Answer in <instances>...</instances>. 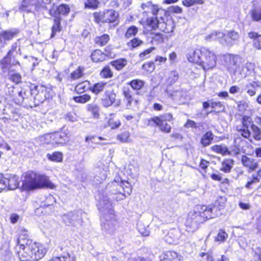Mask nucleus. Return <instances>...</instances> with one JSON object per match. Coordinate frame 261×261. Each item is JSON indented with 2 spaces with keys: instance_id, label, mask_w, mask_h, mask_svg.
I'll return each mask as SVG.
<instances>
[{
  "instance_id": "c03bdc74",
  "label": "nucleus",
  "mask_w": 261,
  "mask_h": 261,
  "mask_svg": "<svg viewBox=\"0 0 261 261\" xmlns=\"http://www.w3.org/2000/svg\"><path fill=\"white\" fill-rule=\"evenodd\" d=\"M73 99L76 102L85 103L91 99V96L88 94H84L79 96H74Z\"/></svg>"
},
{
  "instance_id": "9b49d317",
  "label": "nucleus",
  "mask_w": 261,
  "mask_h": 261,
  "mask_svg": "<svg viewBox=\"0 0 261 261\" xmlns=\"http://www.w3.org/2000/svg\"><path fill=\"white\" fill-rule=\"evenodd\" d=\"M64 223L68 226L76 227L78 225H81L83 220L81 216L73 213L64 215L62 217Z\"/></svg>"
},
{
  "instance_id": "774afa93",
  "label": "nucleus",
  "mask_w": 261,
  "mask_h": 261,
  "mask_svg": "<svg viewBox=\"0 0 261 261\" xmlns=\"http://www.w3.org/2000/svg\"><path fill=\"white\" fill-rule=\"evenodd\" d=\"M93 17L94 21L96 23H103V20H104V18H103V12H95L93 13Z\"/></svg>"
},
{
  "instance_id": "79ce46f5",
  "label": "nucleus",
  "mask_w": 261,
  "mask_h": 261,
  "mask_svg": "<svg viewBox=\"0 0 261 261\" xmlns=\"http://www.w3.org/2000/svg\"><path fill=\"white\" fill-rule=\"evenodd\" d=\"M126 61L124 59H120L111 62V64L117 70H120L126 65Z\"/></svg>"
},
{
  "instance_id": "0eeeda50",
  "label": "nucleus",
  "mask_w": 261,
  "mask_h": 261,
  "mask_svg": "<svg viewBox=\"0 0 261 261\" xmlns=\"http://www.w3.org/2000/svg\"><path fill=\"white\" fill-rule=\"evenodd\" d=\"M19 178L15 175L0 176V192L7 188L9 190H15L19 185Z\"/></svg>"
},
{
  "instance_id": "de8ad7c7",
  "label": "nucleus",
  "mask_w": 261,
  "mask_h": 261,
  "mask_svg": "<svg viewBox=\"0 0 261 261\" xmlns=\"http://www.w3.org/2000/svg\"><path fill=\"white\" fill-rule=\"evenodd\" d=\"M123 93L126 100L127 101V106H130L133 101V97L131 94V91L128 87H124Z\"/></svg>"
},
{
  "instance_id": "7ed1b4c3",
  "label": "nucleus",
  "mask_w": 261,
  "mask_h": 261,
  "mask_svg": "<svg viewBox=\"0 0 261 261\" xmlns=\"http://www.w3.org/2000/svg\"><path fill=\"white\" fill-rule=\"evenodd\" d=\"M25 246L19 248L18 257L21 261H37L44 256L46 250L40 243L29 241Z\"/></svg>"
},
{
  "instance_id": "c756f323",
  "label": "nucleus",
  "mask_w": 261,
  "mask_h": 261,
  "mask_svg": "<svg viewBox=\"0 0 261 261\" xmlns=\"http://www.w3.org/2000/svg\"><path fill=\"white\" fill-rule=\"evenodd\" d=\"M248 37L253 39L254 46L257 49H261V35H258L255 32H250L248 33Z\"/></svg>"
},
{
  "instance_id": "5fc2aeb1",
  "label": "nucleus",
  "mask_w": 261,
  "mask_h": 261,
  "mask_svg": "<svg viewBox=\"0 0 261 261\" xmlns=\"http://www.w3.org/2000/svg\"><path fill=\"white\" fill-rule=\"evenodd\" d=\"M84 68L79 67L78 68L72 72L70 74V77L72 80H75L81 77L83 75Z\"/></svg>"
},
{
  "instance_id": "a18cd8bd",
  "label": "nucleus",
  "mask_w": 261,
  "mask_h": 261,
  "mask_svg": "<svg viewBox=\"0 0 261 261\" xmlns=\"http://www.w3.org/2000/svg\"><path fill=\"white\" fill-rule=\"evenodd\" d=\"M129 84L133 89L139 90L144 86V82L142 80L137 79L132 81Z\"/></svg>"
},
{
  "instance_id": "0e129e2a",
  "label": "nucleus",
  "mask_w": 261,
  "mask_h": 261,
  "mask_svg": "<svg viewBox=\"0 0 261 261\" xmlns=\"http://www.w3.org/2000/svg\"><path fill=\"white\" fill-rule=\"evenodd\" d=\"M259 179L258 178L252 175V177H249L248 179V181L245 185V187L247 189H250L251 187V186L254 184L258 183L259 182Z\"/></svg>"
},
{
  "instance_id": "393cba45",
  "label": "nucleus",
  "mask_w": 261,
  "mask_h": 261,
  "mask_svg": "<svg viewBox=\"0 0 261 261\" xmlns=\"http://www.w3.org/2000/svg\"><path fill=\"white\" fill-rule=\"evenodd\" d=\"M242 162L244 166L248 168L251 171L254 170L258 166V164L255 160L245 155L242 156Z\"/></svg>"
},
{
  "instance_id": "1a4fd4ad",
  "label": "nucleus",
  "mask_w": 261,
  "mask_h": 261,
  "mask_svg": "<svg viewBox=\"0 0 261 261\" xmlns=\"http://www.w3.org/2000/svg\"><path fill=\"white\" fill-rule=\"evenodd\" d=\"M37 93L35 96V100L38 103H42L46 99L51 96L52 90L44 85H38L36 87Z\"/></svg>"
},
{
  "instance_id": "412c9836",
  "label": "nucleus",
  "mask_w": 261,
  "mask_h": 261,
  "mask_svg": "<svg viewBox=\"0 0 261 261\" xmlns=\"http://www.w3.org/2000/svg\"><path fill=\"white\" fill-rule=\"evenodd\" d=\"M116 94L113 91H107L105 92V97L102 100V104L105 107H108L114 103Z\"/></svg>"
},
{
  "instance_id": "3c124183",
  "label": "nucleus",
  "mask_w": 261,
  "mask_h": 261,
  "mask_svg": "<svg viewBox=\"0 0 261 261\" xmlns=\"http://www.w3.org/2000/svg\"><path fill=\"white\" fill-rule=\"evenodd\" d=\"M9 79L16 84L21 82V75L18 73L9 72Z\"/></svg>"
},
{
  "instance_id": "7c9ffc66",
  "label": "nucleus",
  "mask_w": 261,
  "mask_h": 261,
  "mask_svg": "<svg viewBox=\"0 0 261 261\" xmlns=\"http://www.w3.org/2000/svg\"><path fill=\"white\" fill-rule=\"evenodd\" d=\"M91 57L93 62H100L105 60L107 56L100 50L97 49L92 53Z\"/></svg>"
},
{
  "instance_id": "6e6d98bb",
  "label": "nucleus",
  "mask_w": 261,
  "mask_h": 261,
  "mask_svg": "<svg viewBox=\"0 0 261 261\" xmlns=\"http://www.w3.org/2000/svg\"><path fill=\"white\" fill-rule=\"evenodd\" d=\"M100 75L104 78H110L113 76V72L109 66H106L101 71Z\"/></svg>"
},
{
  "instance_id": "f704fd0d",
  "label": "nucleus",
  "mask_w": 261,
  "mask_h": 261,
  "mask_svg": "<svg viewBox=\"0 0 261 261\" xmlns=\"http://www.w3.org/2000/svg\"><path fill=\"white\" fill-rule=\"evenodd\" d=\"M213 139V134L211 132H206L201 139V143L204 146L209 145Z\"/></svg>"
},
{
  "instance_id": "49530a36",
  "label": "nucleus",
  "mask_w": 261,
  "mask_h": 261,
  "mask_svg": "<svg viewBox=\"0 0 261 261\" xmlns=\"http://www.w3.org/2000/svg\"><path fill=\"white\" fill-rule=\"evenodd\" d=\"M110 40V37L108 35L105 34L100 37L96 38L95 41L97 44L100 46L105 45Z\"/></svg>"
},
{
  "instance_id": "4468645a",
  "label": "nucleus",
  "mask_w": 261,
  "mask_h": 261,
  "mask_svg": "<svg viewBox=\"0 0 261 261\" xmlns=\"http://www.w3.org/2000/svg\"><path fill=\"white\" fill-rule=\"evenodd\" d=\"M202 55V48L200 49L190 48L187 54L188 60L192 63L199 65Z\"/></svg>"
},
{
  "instance_id": "2eb2a0df",
  "label": "nucleus",
  "mask_w": 261,
  "mask_h": 261,
  "mask_svg": "<svg viewBox=\"0 0 261 261\" xmlns=\"http://www.w3.org/2000/svg\"><path fill=\"white\" fill-rule=\"evenodd\" d=\"M200 222H201V219L192 218L191 213L186 223V230L189 232H194L197 229L198 224Z\"/></svg>"
},
{
  "instance_id": "9d476101",
  "label": "nucleus",
  "mask_w": 261,
  "mask_h": 261,
  "mask_svg": "<svg viewBox=\"0 0 261 261\" xmlns=\"http://www.w3.org/2000/svg\"><path fill=\"white\" fill-rule=\"evenodd\" d=\"M41 6L39 0H23L19 7V9L29 12L34 10H40L41 9Z\"/></svg>"
},
{
  "instance_id": "8fccbe9b",
  "label": "nucleus",
  "mask_w": 261,
  "mask_h": 261,
  "mask_svg": "<svg viewBox=\"0 0 261 261\" xmlns=\"http://www.w3.org/2000/svg\"><path fill=\"white\" fill-rule=\"evenodd\" d=\"M138 32V29L134 25L129 27L125 34V36L127 38H132L135 36Z\"/></svg>"
},
{
  "instance_id": "f257e3e1",
  "label": "nucleus",
  "mask_w": 261,
  "mask_h": 261,
  "mask_svg": "<svg viewBox=\"0 0 261 261\" xmlns=\"http://www.w3.org/2000/svg\"><path fill=\"white\" fill-rule=\"evenodd\" d=\"M98 205L101 212L108 211V213H105L101 219V229L105 235H112L116 231L117 224L112 204L107 196L103 195L99 198Z\"/></svg>"
},
{
  "instance_id": "6ab92c4d",
  "label": "nucleus",
  "mask_w": 261,
  "mask_h": 261,
  "mask_svg": "<svg viewBox=\"0 0 261 261\" xmlns=\"http://www.w3.org/2000/svg\"><path fill=\"white\" fill-rule=\"evenodd\" d=\"M225 37V34L221 32L214 31L206 35L205 39L207 41H217L220 44L223 45V43L225 42L223 38Z\"/></svg>"
},
{
  "instance_id": "5701e85b",
  "label": "nucleus",
  "mask_w": 261,
  "mask_h": 261,
  "mask_svg": "<svg viewBox=\"0 0 261 261\" xmlns=\"http://www.w3.org/2000/svg\"><path fill=\"white\" fill-rule=\"evenodd\" d=\"M118 14L114 10H108L103 12V23H110L115 21Z\"/></svg>"
},
{
  "instance_id": "e433bc0d",
  "label": "nucleus",
  "mask_w": 261,
  "mask_h": 261,
  "mask_svg": "<svg viewBox=\"0 0 261 261\" xmlns=\"http://www.w3.org/2000/svg\"><path fill=\"white\" fill-rule=\"evenodd\" d=\"M232 165L233 161L232 160H225L222 163L221 170L225 173H228L230 171Z\"/></svg>"
},
{
  "instance_id": "cd10ccee",
  "label": "nucleus",
  "mask_w": 261,
  "mask_h": 261,
  "mask_svg": "<svg viewBox=\"0 0 261 261\" xmlns=\"http://www.w3.org/2000/svg\"><path fill=\"white\" fill-rule=\"evenodd\" d=\"M61 19L59 16H56L54 19V24L51 28V38H54L57 33L61 31Z\"/></svg>"
},
{
  "instance_id": "864d4df0",
  "label": "nucleus",
  "mask_w": 261,
  "mask_h": 261,
  "mask_svg": "<svg viewBox=\"0 0 261 261\" xmlns=\"http://www.w3.org/2000/svg\"><path fill=\"white\" fill-rule=\"evenodd\" d=\"M143 44V42L137 38H135L127 43V45L132 49L137 47Z\"/></svg>"
},
{
  "instance_id": "72a5a7b5",
  "label": "nucleus",
  "mask_w": 261,
  "mask_h": 261,
  "mask_svg": "<svg viewBox=\"0 0 261 261\" xmlns=\"http://www.w3.org/2000/svg\"><path fill=\"white\" fill-rule=\"evenodd\" d=\"M90 88V83L87 81H85L76 85L75 88V91L78 93H82Z\"/></svg>"
},
{
  "instance_id": "f8f14e48",
  "label": "nucleus",
  "mask_w": 261,
  "mask_h": 261,
  "mask_svg": "<svg viewBox=\"0 0 261 261\" xmlns=\"http://www.w3.org/2000/svg\"><path fill=\"white\" fill-rule=\"evenodd\" d=\"M55 144H64L69 141L71 136L70 132L63 128L61 132L53 133Z\"/></svg>"
},
{
  "instance_id": "39448f33",
  "label": "nucleus",
  "mask_w": 261,
  "mask_h": 261,
  "mask_svg": "<svg viewBox=\"0 0 261 261\" xmlns=\"http://www.w3.org/2000/svg\"><path fill=\"white\" fill-rule=\"evenodd\" d=\"M217 57L215 54L206 48H202V55L199 66L203 70H208L214 68L216 65Z\"/></svg>"
},
{
  "instance_id": "69168bd1",
  "label": "nucleus",
  "mask_w": 261,
  "mask_h": 261,
  "mask_svg": "<svg viewBox=\"0 0 261 261\" xmlns=\"http://www.w3.org/2000/svg\"><path fill=\"white\" fill-rule=\"evenodd\" d=\"M211 107L218 112L221 111L224 109V106L220 101H211Z\"/></svg>"
},
{
  "instance_id": "423d86ee",
  "label": "nucleus",
  "mask_w": 261,
  "mask_h": 261,
  "mask_svg": "<svg viewBox=\"0 0 261 261\" xmlns=\"http://www.w3.org/2000/svg\"><path fill=\"white\" fill-rule=\"evenodd\" d=\"M172 119V114L167 113L159 117H154L151 118L149 122L150 123L152 122L155 123L161 131L169 133L171 131V127L167 123V121H170Z\"/></svg>"
},
{
  "instance_id": "ea45409f",
  "label": "nucleus",
  "mask_w": 261,
  "mask_h": 261,
  "mask_svg": "<svg viewBox=\"0 0 261 261\" xmlns=\"http://www.w3.org/2000/svg\"><path fill=\"white\" fill-rule=\"evenodd\" d=\"M106 84L107 83L104 82H99L95 84L93 86L90 88V90L93 93L97 94L103 91Z\"/></svg>"
},
{
  "instance_id": "473e14b6",
  "label": "nucleus",
  "mask_w": 261,
  "mask_h": 261,
  "mask_svg": "<svg viewBox=\"0 0 261 261\" xmlns=\"http://www.w3.org/2000/svg\"><path fill=\"white\" fill-rule=\"evenodd\" d=\"M259 87V85L255 82H252L246 86L247 93L250 96H254L256 91Z\"/></svg>"
},
{
  "instance_id": "338daca9",
  "label": "nucleus",
  "mask_w": 261,
  "mask_h": 261,
  "mask_svg": "<svg viewBox=\"0 0 261 261\" xmlns=\"http://www.w3.org/2000/svg\"><path fill=\"white\" fill-rule=\"evenodd\" d=\"M155 48L154 47H150L146 50H145L143 52L141 53L139 55V57L144 60L149 57V55L154 50Z\"/></svg>"
},
{
  "instance_id": "4d7b16f0",
  "label": "nucleus",
  "mask_w": 261,
  "mask_h": 261,
  "mask_svg": "<svg viewBox=\"0 0 261 261\" xmlns=\"http://www.w3.org/2000/svg\"><path fill=\"white\" fill-rule=\"evenodd\" d=\"M120 186L123 189L124 193L129 195L132 192V188L129 183L127 181H122L120 183Z\"/></svg>"
},
{
  "instance_id": "c85d7f7f",
  "label": "nucleus",
  "mask_w": 261,
  "mask_h": 261,
  "mask_svg": "<svg viewBox=\"0 0 261 261\" xmlns=\"http://www.w3.org/2000/svg\"><path fill=\"white\" fill-rule=\"evenodd\" d=\"M86 109L87 111L91 113L95 119L99 118L100 108L98 106L94 103H89L87 105Z\"/></svg>"
},
{
  "instance_id": "37998d69",
  "label": "nucleus",
  "mask_w": 261,
  "mask_h": 261,
  "mask_svg": "<svg viewBox=\"0 0 261 261\" xmlns=\"http://www.w3.org/2000/svg\"><path fill=\"white\" fill-rule=\"evenodd\" d=\"M251 130L253 133V137L256 141L261 140V130L254 124L251 125Z\"/></svg>"
},
{
  "instance_id": "603ef678",
  "label": "nucleus",
  "mask_w": 261,
  "mask_h": 261,
  "mask_svg": "<svg viewBox=\"0 0 261 261\" xmlns=\"http://www.w3.org/2000/svg\"><path fill=\"white\" fill-rule=\"evenodd\" d=\"M47 157L53 161L61 162L62 160V154L60 152H55L52 154H48Z\"/></svg>"
},
{
  "instance_id": "20e7f679",
  "label": "nucleus",
  "mask_w": 261,
  "mask_h": 261,
  "mask_svg": "<svg viewBox=\"0 0 261 261\" xmlns=\"http://www.w3.org/2000/svg\"><path fill=\"white\" fill-rule=\"evenodd\" d=\"M217 208L216 206L211 207L205 205H198L194 207V211L191 212L192 218H198L203 221L208 220L217 216L215 211Z\"/></svg>"
},
{
  "instance_id": "bb28decb",
  "label": "nucleus",
  "mask_w": 261,
  "mask_h": 261,
  "mask_svg": "<svg viewBox=\"0 0 261 261\" xmlns=\"http://www.w3.org/2000/svg\"><path fill=\"white\" fill-rule=\"evenodd\" d=\"M160 22H161V20L160 17L157 16H152L148 18L146 20L147 26L152 30H155L157 28L159 29Z\"/></svg>"
},
{
  "instance_id": "c9c22d12",
  "label": "nucleus",
  "mask_w": 261,
  "mask_h": 261,
  "mask_svg": "<svg viewBox=\"0 0 261 261\" xmlns=\"http://www.w3.org/2000/svg\"><path fill=\"white\" fill-rule=\"evenodd\" d=\"M212 150L216 153H221L223 155L228 154V149L224 145H216L213 146Z\"/></svg>"
},
{
  "instance_id": "a878e982",
  "label": "nucleus",
  "mask_w": 261,
  "mask_h": 261,
  "mask_svg": "<svg viewBox=\"0 0 261 261\" xmlns=\"http://www.w3.org/2000/svg\"><path fill=\"white\" fill-rule=\"evenodd\" d=\"M18 33V31L14 29L0 33L2 41L3 40L5 41L10 40L16 36Z\"/></svg>"
},
{
  "instance_id": "ddd939ff",
  "label": "nucleus",
  "mask_w": 261,
  "mask_h": 261,
  "mask_svg": "<svg viewBox=\"0 0 261 261\" xmlns=\"http://www.w3.org/2000/svg\"><path fill=\"white\" fill-rule=\"evenodd\" d=\"M161 22L160 23L159 29L165 33H170L174 31L175 23L171 18H168L166 15L163 19H160Z\"/></svg>"
},
{
  "instance_id": "6e6552de",
  "label": "nucleus",
  "mask_w": 261,
  "mask_h": 261,
  "mask_svg": "<svg viewBox=\"0 0 261 261\" xmlns=\"http://www.w3.org/2000/svg\"><path fill=\"white\" fill-rule=\"evenodd\" d=\"M141 8L144 12H150L153 16H157L160 19H163L164 17L167 15V12L164 9L157 5L153 4L150 2H148L146 3L142 4Z\"/></svg>"
},
{
  "instance_id": "680f3d73",
  "label": "nucleus",
  "mask_w": 261,
  "mask_h": 261,
  "mask_svg": "<svg viewBox=\"0 0 261 261\" xmlns=\"http://www.w3.org/2000/svg\"><path fill=\"white\" fill-rule=\"evenodd\" d=\"M40 2L41 8L42 9L49 11L50 15H53L52 11L48 6L50 5L51 0H39Z\"/></svg>"
},
{
  "instance_id": "4c0bfd02",
  "label": "nucleus",
  "mask_w": 261,
  "mask_h": 261,
  "mask_svg": "<svg viewBox=\"0 0 261 261\" xmlns=\"http://www.w3.org/2000/svg\"><path fill=\"white\" fill-rule=\"evenodd\" d=\"M252 19L255 21L261 20V7L253 9L250 12Z\"/></svg>"
},
{
  "instance_id": "b1692460",
  "label": "nucleus",
  "mask_w": 261,
  "mask_h": 261,
  "mask_svg": "<svg viewBox=\"0 0 261 261\" xmlns=\"http://www.w3.org/2000/svg\"><path fill=\"white\" fill-rule=\"evenodd\" d=\"M76 259L73 253L64 252L60 256L54 257L48 261H76Z\"/></svg>"
},
{
  "instance_id": "09e8293b",
  "label": "nucleus",
  "mask_w": 261,
  "mask_h": 261,
  "mask_svg": "<svg viewBox=\"0 0 261 261\" xmlns=\"http://www.w3.org/2000/svg\"><path fill=\"white\" fill-rule=\"evenodd\" d=\"M234 146L230 147L228 149V154L231 155H236L241 152V148L239 145H237V140L234 141Z\"/></svg>"
},
{
  "instance_id": "58836bf2",
  "label": "nucleus",
  "mask_w": 261,
  "mask_h": 261,
  "mask_svg": "<svg viewBox=\"0 0 261 261\" xmlns=\"http://www.w3.org/2000/svg\"><path fill=\"white\" fill-rule=\"evenodd\" d=\"M228 237V234L222 229H220L218 231V233L215 237V242H218L219 243L224 242L226 239Z\"/></svg>"
},
{
  "instance_id": "aec40b11",
  "label": "nucleus",
  "mask_w": 261,
  "mask_h": 261,
  "mask_svg": "<svg viewBox=\"0 0 261 261\" xmlns=\"http://www.w3.org/2000/svg\"><path fill=\"white\" fill-rule=\"evenodd\" d=\"M139 261H150L149 259L142 258ZM161 261H179L177 254L173 251L164 252L162 256Z\"/></svg>"
},
{
  "instance_id": "052dcab7",
  "label": "nucleus",
  "mask_w": 261,
  "mask_h": 261,
  "mask_svg": "<svg viewBox=\"0 0 261 261\" xmlns=\"http://www.w3.org/2000/svg\"><path fill=\"white\" fill-rule=\"evenodd\" d=\"M108 124V126L111 127V129H115L120 126L121 122L119 120L111 118L109 120Z\"/></svg>"
},
{
  "instance_id": "f03ea898",
  "label": "nucleus",
  "mask_w": 261,
  "mask_h": 261,
  "mask_svg": "<svg viewBox=\"0 0 261 261\" xmlns=\"http://www.w3.org/2000/svg\"><path fill=\"white\" fill-rule=\"evenodd\" d=\"M44 188L53 189L55 186L45 175L34 171L26 173L22 180V188L24 190L30 191Z\"/></svg>"
},
{
  "instance_id": "e2e57ef3",
  "label": "nucleus",
  "mask_w": 261,
  "mask_h": 261,
  "mask_svg": "<svg viewBox=\"0 0 261 261\" xmlns=\"http://www.w3.org/2000/svg\"><path fill=\"white\" fill-rule=\"evenodd\" d=\"M99 2L98 0H87L85 3L86 8L91 9H96L98 7Z\"/></svg>"
},
{
  "instance_id": "a211bd4d",
  "label": "nucleus",
  "mask_w": 261,
  "mask_h": 261,
  "mask_svg": "<svg viewBox=\"0 0 261 261\" xmlns=\"http://www.w3.org/2000/svg\"><path fill=\"white\" fill-rule=\"evenodd\" d=\"M237 60L238 57L231 55H228L225 57L226 66L230 70V71L236 72V70L238 66Z\"/></svg>"
},
{
  "instance_id": "13d9d810",
  "label": "nucleus",
  "mask_w": 261,
  "mask_h": 261,
  "mask_svg": "<svg viewBox=\"0 0 261 261\" xmlns=\"http://www.w3.org/2000/svg\"><path fill=\"white\" fill-rule=\"evenodd\" d=\"M59 15H67L70 12V8L67 5H61L57 9Z\"/></svg>"
},
{
  "instance_id": "a19ab883",
  "label": "nucleus",
  "mask_w": 261,
  "mask_h": 261,
  "mask_svg": "<svg viewBox=\"0 0 261 261\" xmlns=\"http://www.w3.org/2000/svg\"><path fill=\"white\" fill-rule=\"evenodd\" d=\"M130 134L128 131H124L117 135V139L122 143H128L130 142Z\"/></svg>"
},
{
  "instance_id": "bf43d9fd",
  "label": "nucleus",
  "mask_w": 261,
  "mask_h": 261,
  "mask_svg": "<svg viewBox=\"0 0 261 261\" xmlns=\"http://www.w3.org/2000/svg\"><path fill=\"white\" fill-rule=\"evenodd\" d=\"M203 0H184L182 4L184 6L189 7L196 4H203Z\"/></svg>"
},
{
  "instance_id": "dca6fc26",
  "label": "nucleus",
  "mask_w": 261,
  "mask_h": 261,
  "mask_svg": "<svg viewBox=\"0 0 261 261\" xmlns=\"http://www.w3.org/2000/svg\"><path fill=\"white\" fill-rule=\"evenodd\" d=\"M239 39V34L234 31L228 32L225 37L223 40L225 41L223 43V45L232 46L236 42L238 41Z\"/></svg>"
},
{
  "instance_id": "f3484780",
  "label": "nucleus",
  "mask_w": 261,
  "mask_h": 261,
  "mask_svg": "<svg viewBox=\"0 0 261 261\" xmlns=\"http://www.w3.org/2000/svg\"><path fill=\"white\" fill-rule=\"evenodd\" d=\"M28 231L24 228L21 227L18 230V236L17 239V245L19 246V248L25 246V243L29 241H32L28 239Z\"/></svg>"
},
{
  "instance_id": "2f4dec72",
  "label": "nucleus",
  "mask_w": 261,
  "mask_h": 261,
  "mask_svg": "<svg viewBox=\"0 0 261 261\" xmlns=\"http://www.w3.org/2000/svg\"><path fill=\"white\" fill-rule=\"evenodd\" d=\"M38 140L42 144H55L53 133L46 134L43 136H40L38 137Z\"/></svg>"
},
{
  "instance_id": "4be33fe9",
  "label": "nucleus",
  "mask_w": 261,
  "mask_h": 261,
  "mask_svg": "<svg viewBox=\"0 0 261 261\" xmlns=\"http://www.w3.org/2000/svg\"><path fill=\"white\" fill-rule=\"evenodd\" d=\"M178 239L179 232L175 229L171 230L165 237V241L169 244L178 243Z\"/></svg>"
}]
</instances>
